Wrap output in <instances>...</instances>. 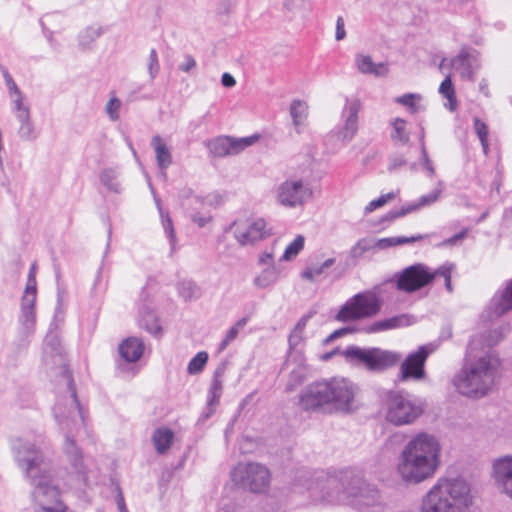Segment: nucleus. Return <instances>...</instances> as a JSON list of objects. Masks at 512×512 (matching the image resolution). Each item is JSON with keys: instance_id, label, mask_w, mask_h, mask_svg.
I'll use <instances>...</instances> for the list:
<instances>
[{"instance_id": "f257e3e1", "label": "nucleus", "mask_w": 512, "mask_h": 512, "mask_svg": "<svg viewBox=\"0 0 512 512\" xmlns=\"http://www.w3.org/2000/svg\"><path fill=\"white\" fill-rule=\"evenodd\" d=\"M14 462L32 486V499L37 512H65L58 483L44 451L34 441L18 437L11 442Z\"/></svg>"}, {"instance_id": "f03ea898", "label": "nucleus", "mask_w": 512, "mask_h": 512, "mask_svg": "<svg viewBox=\"0 0 512 512\" xmlns=\"http://www.w3.org/2000/svg\"><path fill=\"white\" fill-rule=\"evenodd\" d=\"M480 345L479 337L471 339L465 362L451 379L455 391L469 399H480L488 395L499 374V358L491 349L478 352Z\"/></svg>"}, {"instance_id": "7ed1b4c3", "label": "nucleus", "mask_w": 512, "mask_h": 512, "mask_svg": "<svg viewBox=\"0 0 512 512\" xmlns=\"http://www.w3.org/2000/svg\"><path fill=\"white\" fill-rule=\"evenodd\" d=\"M63 377L68 386V393L55 403L54 417L64 433L62 449L75 474V481L78 484L87 485L89 482L88 469L84 463L82 451L75 440V434L85 426V416L77 399L71 374L65 371Z\"/></svg>"}, {"instance_id": "20e7f679", "label": "nucleus", "mask_w": 512, "mask_h": 512, "mask_svg": "<svg viewBox=\"0 0 512 512\" xmlns=\"http://www.w3.org/2000/svg\"><path fill=\"white\" fill-rule=\"evenodd\" d=\"M441 451L442 446L435 435L427 432L414 435L398 456L397 475L409 485L431 479L440 466Z\"/></svg>"}, {"instance_id": "39448f33", "label": "nucleus", "mask_w": 512, "mask_h": 512, "mask_svg": "<svg viewBox=\"0 0 512 512\" xmlns=\"http://www.w3.org/2000/svg\"><path fill=\"white\" fill-rule=\"evenodd\" d=\"M358 387L346 378L333 377L307 385L299 395V406L307 412L349 413L355 406Z\"/></svg>"}, {"instance_id": "423d86ee", "label": "nucleus", "mask_w": 512, "mask_h": 512, "mask_svg": "<svg viewBox=\"0 0 512 512\" xmlns=\"http://www.w3.org/2000/svg\"><path fill=\"white\" fill-rule=\"evenodd\" d=\"M473 505L470 483L463 477H440L421 497L418 512H469Z\"/></svg>"}, {"instance_id": "0eeeda50", "label": "nucleus", "mask_w": 512, "mask_h": 512, "mask_svg": "<svg viewBox=\"0 0 512 512\" xmlns=\"http://www.w3.org/2000/svg\"><path fill=\"white\" fill-rule=\"evenodd\" d=\"M454 269L455 265L452 263H445L435 270L421 263L414 264L395 275L396 287L400 291L413 293L441 277L447 291L452 292L451 275Z\"/></svg>"}, {"instance_id": "6e6552de", "label": "nucleus", "mask_w": 512, "mask_h": 512, "mask_svg": "<svg viewBox=\"0 0 512 512\" xmlns=\"http://www.w3.org/2000/svg\"><path fill=\"white\" fill-rule=\"evenodd\" d=\"M342 355L350 365L362 367L371 373H382L397 365L402 358L398 352L378 347L362 348L355 345L348 346Z\"/></svg>"}, {"instance_id": "1a4fd4ad", "label": "nucleus", "mask_w": 512, "mask_h": 512, "mask_svg": "<svg viewBox=\"0 0 512 512\" xmlns=\"http://www.w3.org/2000/svg\"><path fill=\"white\" fill-rule=\"evenodd\" d=\"M384 418L401 427L415 423L425 411V402L410 394L389 393L384 402Z\"/></svg>"}, {"instance_id": "9d476101", "label": "nucleus", "mask_w": 512, "mask_h": 512, "mask_svg": "<svg viewBox=\"0 0 512 512\" xmlns=\"http://www.w3.org/2000/svg\"><path fill=\"white\" fill-rule=\"evenodd\" d=\"M380 310V303L372 291L360 292L340 308L335 319L340 322L356 321L376 315Z\"/></svg>"}, {"instance_id": "9b49d317", "label": "nucleus", "mask_w": 512, "mask_h": 512, "mask_svg": "<svg viewBox=\"0 0 512 512\" xmlns=\"http://www.w3.org/2000/svg\"><path fill=\"white\" fill-rule=\"evenodd\" d=\"M232 481L254 493L264 492L270 484V472L260 463H239L231 472Z\"/></svg>"}, {"instance_id": "f8f14e48", "label": "nucleus", "mask_w": 512, "mask_h": 512, "mask_svg": "<svg viewBox=\"0 0 512 512\" xmlns=\"http://www.w3.org/2000/svg\"><path fill=\"white\" fill-rule=\"evenodd\" d=\"M312 196L313 191L310 185L297 177L287 178L275 188V200L285 208L302 207Z\"/></svg>"}, {"instance_id": "ddd939ff", "label": "nucleus", "mask_w": 512, "mask_h": 512, "mask_svg": "<svg viewBox=\"0 0 512 512\" xmlns=\"http://www.w3.org/2000/svg\"><path fill=\"white\" fill-rule=\"evenodd\" d=\"M325 499L330 503L347 501L349 504L361 510L375 507L380 503L378 490L360 479H356L353 482V486L348 488L341 495L334 496L329 493Z\"/></svg>"}, {"instance_id": "4468645a", "label": "nucleus", "mask_w": 512, "mask_h": 512, "mask_svg": "<svg viewBox=\"0 0 512 512\" xmlns=\"http://www.w3.org/2000/svg\"><path fill=\"white\" fill-rule=\"evenodd\" d=\"M237 243L253 245L271 235V229L261 217L238 218L229 227Z\"/></svg>"}, {"instance_id": "2eb2a0df", "label": "nucleus", "mask_w": 512, "mask_h": 512, "mask_svg": "<svg viewBox=\"0 0 512 512\" xmlns=\"http://www.w3.org/2000/svg\"><path fill=\"white\" fill-rule=\"evenodd\" d=\"M435 351L434 344L422 345L417 351L410 353L402 362L399 372V380L419 381L425 377L424 365L428 356Z\"/></svg>"}, {"instance_id": "dca6fc26", "label": "nucleus", "mask_w": 512, "mask_h": 512, "mask_svg": "<svg viewBox=\"0 0 512 512\" xmlns=\"http://www.w3.org/2000/svg\"><path fill=\"white\" fill-rule=\"evenodd\" d=\"M362 102L358 97H345V103L341 111L342 125L337 129L336 136L343 142L351 141L358 131L359 112Z\"/></svg>"}, {"instance_id": "f3484780", "label": "nucleus", "mask_w": 512, "mask_h": 512, "mask_svg": "<svg viewBox=\"0 0 512 512\" xmlns=\"http://www.w3.org/2000/svg\"><path fill=\"white\" fill-rule=\"evenodd\" d=\"M258 140L257 135L233 138L230 136H218L205 143L209 154L213 157L234 156L241 153L247 147L253 145Z\"/></svg>"}, {"instance_id": "a211bd4d", "label": "nucleus", "mask_w": 512, "mask_h": 512, "mask_svg": "<svg viewBox=\"0 0 512 512\" xmlns=\"http://www.w3.org/2000/svg\"><path fill=\"white\" fill-rule=\"evenodd\" d=\"M512 309V279L508 280L504 287L499 289L487 308L483 313V317L487 316L489 321L501 317Z\"/></svg>"}, {"instance_id": "6ab92c4d", "label": "nucleus", "mask_w": 512, "mask_h": 512, "mask_svg": "<svg viewBox=\"0 0 512 512\" xmlns=\"http://www.w3.org/2000/svg\"><path fill=\"white\" fill-rule=\"evenodd\" d=\"M493 476L497 487L512 499V456L506 455L493 462Z\"/></svg>"}, {"instance_id": "aec40b11", "label": "nucleus", "mask_w": 512, "mask_h": 512, "mask_svg": "<svg viewBox=\"0 0 512 512\" xmlns=\"http://www.w3.org/2000/svg\"><path fill=\"white\" fill-rule=\"evenodd\" d=\"M444 184L442 181H439L437 184V187L430 192L429 194L422 195L417 201L412 202L404 207H402L400 210L397 211H390L386 214L385 219L386 220H394L396 218L405 216L409 213L415 212L417 210H420L421 208L428 207L435 202H437L442 194Z\"/></svg>"}, {"instance_id": "412c9836", "label": "nucleus", "mask_w": 512, "mask_h": 512, "mask_svg": "<svg viewBox=\"0 0 512 512\" xmlns=\"http://www.w3.org/2000/svg\"><path fill=\"white\" fill-rule=\"evenodd\" d=\"M451 68L459 71L461 77L467 80H474V73L479 67L477 53L475 50L462 49L457 56L450 60Z\"/></svg>"}, {"instance_id": "4be33fe9", "label": "nucleus", "mask_w": 512, "mask_h": 512, "mask_svg": "<svg viewBox=\"0 0 512 512\" xmlns=\"http://www.w3.org/2000/svg\"><path fill=\"white\" fill-rule=\"evenodd\" d=\"M37 295L23 294L21 298V314L19 316L20 331L24 336H30L36 326L35 303Z\"/></svg>"}, {"instance_id": "5701e85b", "label": "nucleus", "mask_w": 512, "mask_h": 512, "mask_svg": "<svg viewBox=\"0 0 512 512\" xmlns=\"http://www.w3.org/2000/svg\"><path fill=\"white\" fill-rule=\"evenodd\" d=\"M393 246H397L396 237L381 238L375 241L361 239L351 248L350 253L353 258H359L371 249L384 250Z\"/></svg>"}, {"instance_id": "b1692460", "label": "nucleus", "mask_w": 512, "mask_h": 512, "mask_svg": "<svg viewBox=\"0 0 512 512\" xmlns=\"http://www.w3.org/2000/svg\"><path fill=\"white\" fill-rule=\"evenodd\" d=\"M151 146L155 151L157 166L159 167L161 174L165 178L167 176V168L172 164L171 151L164 142V140L159 135H155L152 137Z\"/></svg>"}, {"instance_id": "393cba45", "label": "nucleus", "mask_w": 512, "mask_h": 512, "mask_svg": "<svg viewBox=\"0 0 512 512\" xmlns=\"http://www.w3.org/2000/svg\"><path fill=\"white\" fill-rule=\"evenodd\" d=\"M144 344L137 337H130L124 340L119 346L121 357L129 363L138 361L143 355Z\"/></svg>"}, {"instance_id": "a878e982", "label": "nucleus", "mask_w": 512, "mask_h": 512, "mask_svg": "<svg viewBox=\"0 0 512 512\" xmlns=\"http://www.w3.org/2000/svg\"><path fill=\"white\" fill-rule=\"evenodd\" d=\"M222 374L223 371L221 369H217L214 373L213 380L208 391L207 408L209 409V412H207L206 418H208L214 412L215 407L218 405L222 395Z\"/></svg>"}, {"instance_id": "bb28decb", "label": "nucleus", "mask_w": 512, "mask_h": 512, "mask_svg": "<svg viewBox=\"0 0 512 512\" xmlns=\"http://www.w3.org/2000/svg\"><path fill=\"white\" fill-rule=\"evenodd\" d=\"M358 70L363 74H372L375 76H384L388 72L387 65L384 63L375 64L368 55L359 54L355 59Z\"/></svg>"}, {"instance_id": "cd10ccee", "label": "nucleus", "mask_w": 512, "mask_h": 512, "mask_svg": "<svg viewBox=\"0 0 512 512\" xmlns=\"http://www.w3.org/2000/svg\"><path fill=\"white\" fill-rule=\"evenodd\" d=\"M280 278L278 267H264L254 278L253 285L257 289H267L275 285Z\"/></svg>"}, {"instance_id": "c85d7f7f", "label": "nucleus", "mask_w": 512, "mask_h": 512, "mask_svg": "<svg viewBox=\"0 0 512 512\" xmlns=\"http://www.w3.org/2000/svg\"><path fill=\"white\" fill-rule=\"evenodd\" d=\"M174 436V432L167 427L157 428L153 432L152 442L158 454H164L170 449Z\"/></svg>"}, {"instance_id": "c756f323", "label": "nucleus", "mask_w": 512, "mask_h": 512, "mask_svg": "<svg viewBox=\"0 0 512 512\" xmlns=\"http://www.w3.org/2000/svg\"><path fill=\"white\" fill-rule=\"evenodd\" d=\"M120 169L118 167L104 168L100 175V182L111 192L120 193L122 186L119 180Z\"/></svg>"}, {"instance_id": "7c9ffc66", "label": "nucleus", "mask_w": 512, "mask_h": 512, "mask_svg": "<svg viewBox=\"0 0 512 512\" xmlns=\"http://www.w3.org/2000/svg\"><path fill=\"white\" fill-rule=\"evenodd\" d=\"M423 97L418 93H406L398 96L394 99V102L403 105L412 114H416L420 111L425 110V106L422 105Z\"/></svg>"}, {"instance_id": "2f4dec72", "label": "nucleus", "mask_w": 512, "mask_h": 512, "mask_svg": "<svg viewBox=\"0 0 512 512\" xmlns=\"http://www.w3.org/2000/svg\"><path fill=\"white\" fill-rule=\"evenodd\" d=\"M177 292L185 301H195L201 297V289L192 280H182L177 283Z\"/></svg>"}, {"instance_id": "473e14b6", "label": "nucleus", "mask_w": 512, "mask_h": 512, "mask_svg": "<svg viewBox=\"0 0 512 512\" xmlns=\"http://www.w3.org/2000/svg\"><path fill=\"white\" fill-rule=\"evenodd\" d=\"M409 325V319L406 315L395 316L375 322L369 328V332H379Z\"/></svg>"}, {"instance_id": "72a5a7b5", "label": "nucleus", "mask_w": 512, "mask_h": 512, "mask_svg": "<svg viewBox=\"0 0 512 512\" xmlns=\"http://www.w3.org/2000/svg\"><path fill=\"white\" fill-rule=\"evenodd\" d=\"M20 125L17 131L19 138L23 141H35L39 133L36 130L30 115L24 116L23 118H17Z\"/></svg>"}, {"instance_id": "f704fd0d", "label": "nucleus", "mask_w": 512, "mask_h": 512, "mask_svg": "<svg viewBox=\"0 0 512 512\" xmlns=\"http://www.w3.org/2000/svg\"><path fill=\"white\" fill-rule=\"evenodd\" d=\"M102 34V29L100 27H87L82 30L78 35L79 46L83 50L90 49L92 44L98 39Z\"/></svg>"}, {"instance_id": "c9c22d12", "label": "nucleus", "mask_w": 512, "mask_h": 512, "mask_svg": "<svg viewBox=\"0 0 512 512\" xmlns=\"http://www.w3.org/2000/svg\"><path fill=\"white\" fill-rule=\"evenodd\" d=\"M439 93L448 100V105H446V107H448L449 110L454 111L457 108V100L450 75L441 82L439 86Z\"/></svg>"}, {"instance_id": "e433bc0d", "label": "nucleus", "mask_w": 512, "mask_h": 512, "mask_svg": "<svg viewBox=\"0 0 512 512\" xmlns=\"http://www.w3.org/2000/svg\"><path fill=\"white\" fill-rule=\"evenodd\" d=\"M419 143H420V151H421V165L423 169L426 172V175L429 178H433L436 174L435 167L433 165V162L429 158L426 144H425V133L422 129L420 136H419Z\"/></svg>"}, {"instance_id": "4c0bfd02", "label": "nucleus", "mask_w": 512, "mask_h": 512, "mask_svg": "<svg viewBox=\"0 0 512 512\" xmlns=\"http://www.w3.org/2000/svg\"><path fill=\"white\" fill-rule=\"evenodd\" d=\"M335 264V258H328L322 264L312 265L306 268L301 276L304 279L314 281L318 276L325 273V271Z\"/></svg>"}, {"instance_id": "58836bf2", "label": "nucleus", "mask_w": 512, "mask_h": 512, "mask_svg": "<svg viewBox=\"0 0 512 512\" xmlns=\"http://www.w3.org/2000/svg\"><path fill=\"white\" fill-rule=\"evenodd\" d=\"M393 131L391 133V138L394 141H398L401 144L405 145L409 142L410 136L406 130V121L402 118H396L392 122Z\"/></svg>"}, {"instance_id": "ea45409f", "label": "nucleus", "mask_w": 512, "mask_h": 512, "mask_svg": "<svg viewBox=\"0 0 512 512\" xmlns=\"http://www.w3.org/2000/svg\"><path fill=\"white\" fill-rule=\"evenodd\" d=\"M156 203H157L159 213L161 216V221H162V226H163L164 232L169 239V242L171 245V250L173 251V250H175V245H176V235H175L172 219L170 218L168 213H164L158 200H156Z\"/></svg>"}, {"instance_id": "a19ab883", "label": "nucleus", "mask_w": 512, "mask_h": 512, "mask_svg": "<svg viewBox=\"0 0 512 512\" xmlns=\"http://www.w3.org/2000/svg\"><path fill=\"white\" fill-rule=\"evenodd\" d=\"M305 238L302 235H297L296 238L286 247L281 260L291 261L295 259L298 254L303 250Z\"/></svg>"}, {"instance_id": "79ce46f5", "label": "nucleus", "mask_w": 512, "mask_h": 512, "mask_svg": "<svg viewBox=\"0 0 512 512\" xmlns=\"http://www.w3.org/2000/svg\"><path fill=\"white\" fill-rule=\"evenodd\" d=\"M208 353L205 351L198 352L188 363L187 372L190 375L199 374L208 361Z\"/></svg>"}, {"instance_id": "37998d69", "label": "nucleus", "mask_w": 512, "mask_h": 512, "mask_svg": "<svg viewBox=\"0 0 512 512\" xmlns=\"http://www.w3.org/2000/svg\"><path fill=\"white\" fill-rule=\"evenodd\" d=\"M247 324V319L242 318L238 320L226 333L225 338L221 341L219 345V350L223 351L233 340L236 339L239 332L245 327Z\"/></svg>"}, {"instance_id": "c03bdc74", "label": "nucleus", "mask_w": 512, "mask_h": 512, "mask_svg": "<svg viewBox=\"0 0 512 512\" xmlns=\"http://www.w3.org/2000/svg\"><path fill=\"white\" fill-rule=\"evenodd\" d=\"M307 105L300 100H294L290 106V114L295 125H300L307 115Z\"/></svg>"}, {"instance_id": "a18cd8bd", "label": "nucleus", "mask_w": 512, "mask_h": 512, "mask_svg": "<svg viewBox=\"0 0 512 512\" xmlns=\"http://www.w3.org/2000/svg\"><path fill=\"white\" fill-rule=\"evenodd\" d=\"M12 98V110L16 118H23L30 115L29 106L24 103V96L21 92L14 94Z\"/></svg>"}, {"instance_id": "49530a36", "label": "nucleus", "mask_w": 512, "mask_h": 512, "mask_svg": "<svg viewBox=\"0 0 512 512\" xmlns=\"http://www.w3.org/2000/svg\"><path fill=\"white\" fill-rule=\"evenodd\" d=\"M122 107V102L116 96H113L105 105V112L108 118L115 122L120 118V109Z\"/></svg>"}, {"instance_id": "de8ad7c7", "label": "nucleus", "mask_w": 512, "mask_h": 512, "mask_svg": "<svg viewBox=\"0 0 512 512\" xmlns=\"http://www.w3.org/2000/svg\"><path fill=\"white\" fill-rule=\"evenodd\" d=\"M474 129L476 134L479 137V140L481 142V145L483 147V151L485 154L488 152V127L487 125L482 122L480 119L475 118L474 119Z\"/></svg>"}, {"instance_id": "09e8293b", "label": "nucleus", "mask_w": 512, "mask_h": 512, "mask_svg": "<svg viewBox=\"0 0 512 512\" xmlns=\"http://www.w3.org/2000/svg\"><path fill=\"white\" fill-rule=\"evenodd\" d=\"M395 197H396V194L393 192H390V193L381 195L379 198H377L375 200L370 201L364 209L365 214H369V213L373 212L375 209L384 206L389 201L395 199Z\"/></svg>"}, {"instance_id": "8fccbe9b", "label": "nucleus", "mask_w": 512, "mask_h": 512, "mask_svg": "<svg viewBox=\"0 0 512 512\" xmlns=\"http://www.w3.org/2000/svg\"><path fill=\"white\" fill-rule=\"evenodd\" d=\"M141 326L154 335L160 334L162 330L153 313H148L147 317L142 318Z\"/></svg>"}, {"instance_id": "3c124183", "label": "nucleus", "mask_w": 512, "mask_h": 512, "mask_svg": "<svg viewBox=\"0 0 512 512\" xmlns=\"http://www.w3.org/2000/svg\"><path fill=\"white\" fill-rule=\"evenodd\" d=\"M147 68H148V73H149L150 78L155 79L159 73L160 65H159L158 54L154 48L150 50V53H149V56L147 59Z\"/></svg>"}, {"instance_id": "603ef678", "label": "nucleus", "mask_w": 512, "mask_h": 512, "mask_svg": "<svg viewBox=\"0 0 512 512\" xmlns=\"http://www.w3.org/2000/svg\"><path fill=\"white\" fill-rule=\"evenodd\" d=\"M305 379L303 372L299 369L291 371L286 384V390L292 392L299 386Z\"/></svg>"}, {"instance_id": "864d4df0", "label": "nucleus", "mask_w": 512, "mask_h": 512, "mask_svg": "<svg viewBox=\"0 0 512 512\" xmlns=\"http://www.w3.org/2000/svg\"><path fill=\"white\" fill-rule=\"evenodd\" d=\"M24 294L37 295L36 264H32L30 267Z\"/></svg>"}, {"instance_id": "5fc2aeb1", "label": "nucleus", "mask_w": 512, "mask_h": 512, "mask_svg": "<svg viewBox=\"0 0 512 512\" xmlns=\"http://www.w3.org/2000/svg\"><path fill=\"white\" fill-rule=\"evenodd\" d=\"M258 264L265 267H276L274 263V253L272 251H263L258 257Z\"/></svg>"}, {"instance_id": "6e6d98bb", "label": "nucleus", "mask_w": 512, "mask_h": 512, "mask_svg": "<svg viewBox=\"0 0 512 512\" xmlns=\"http://www.w3.org/2000/svg\"><path fill=\"white\" fill-rule=\"evenodd\" d=\"M191 219L198 227L203 228L211 221L212 217L209 213L196 212L191 215Z\"/></svg>"}, {"instance_id": "4d7b16f0", "label": "nucleus", "mask_w": 512, "mask_h": 512, "mask_svg": "<svg viewBox=\"0 0 512 512\" xmlns=\"http://www.w3.org/2000/svg\"><path fill=\"white\" fill-rule=\"evenodd\" d=\"M3 77H4V80H5L6 86L8 88L10 97H13L14 94L21 92L19 90L17 84L13 80L12 76L10 75V73L7 70H4Z\"/></svg>"}, {"instance_id": "13d9d810", "label": "nucleus", "mask_w": 512, "mask_h": 512, "mask_svg": "<svg viewBox=\"0 0 512 512\" xmlns=\"http://www.w3.org/2000/svg\"><path fill=\"white\" fill-rule=\"evenodd\" d=\"M407 161L402 155H393L389 158L388 170L394 171L404 165H406Z\"/></svg>"}, {"instance_id": "bf43d9fd", "label": "nucleus", "mask_w": 512, "mask_h": 512, "mask_svg": "<svg viewBox=\"0 0 512 512\" xmlns=\"http://www.w3.org/2000/svg\"><path fill=\"white\" fill-rule=\"evenodd\" d=\"M302 340H303V333L293 330L291 332V334L289 335V339H288L290 349L297 347L302 342Z\"/></svg>"}, {"instance_id": "052dcab7", "label": "nucleus", "mask_w": 512, "mask_h": 512, "mask_svg": "<svg viewBox=\"0 0 512 512\" xmlns=\"http://www.w3.org/2000/svg\"><path fill=\"white\" fill-rule=\"evenodd\" d=\"M346 36L344 28V20L342 17H338L336 21V33L335 38L337 41L343 40Z\"/></svg>"}, {"instance_id": "680f3d73", "label": "nucleus", "mask_w": 512, "mask_h": 512, "mask_svg": "<svg viewBox=\"0 0 512 512\" xmlns=\"http://www.w3.org/2000/svg\"><path fill=\"white\" fill-rule=\"evenodd\" d=\"M424 238H425V236L421 235V234H419L417 236H411V237L397 236L396 241H397V246H399V245L410 244V243H413L416 241H420Z\"/></svg>"}, {"instance_id": "e2e57ef3", "label": "nucleus", "mask_w": 512, "mask_h": 512, "mask_svg": "<svg viewBox=\"0 0 512 512\" xmlns=\"http://www.w3.org/2000/svg\"><path fill=\"white\" fill-rule=\"evenodd\" d=\"M45 345L46 347H50L51 351H55L56 353H58L59 341L56 335L48 334L45 337Z\"/></svg>"}, {"instance_id": "0e129e2a", "label": "nucleus", "mask_w": 512, "mask_h": 512, "mask_svg": "<svg viewBox=\"0 0 512 512\" xmlns=\"http://www.w3.org/2000/svg\"><path fill=\"white\" fill-rule=\"evenodd\" d=\"M351 332H353V329L350 327L340 328L338 330H335L333 333H331L327 337L326 342L333 341V340L340 338V337H342L348 333H351Z\"/></svg>"}, {"instance_id": "69168bd1", "label": "nucleus", "mask_w": 512, "mask_h": 512, "mask_svg": "<svg viewBox=\"0 0 512 512\" xmlns=\"http://www.w3.org/2000/svg\"><path fill=\"white\" fill-rule=\"evenodd\" d=\"M196 66V61L191 55L185 56V61L179 66V69L183 72H189Z\"/></svg>"}, {"instance_id": "338daca9", "label": "nucleus", "mask_w": 512, "mask_h": 512, "mask_svg": "<svg viewBox=\"0 0 512 512\" xmlns=\"http://www.w3.org/2000/svg\"><path fill=\"white\" fill-rule=\"evenodd\" d=\"M467 232H468V229H463L462 231H460L459 233L455 234L454 236L446 239L443 241V245H454L456 244L458 241L464 239L467 235Z\"/></svg>"}, {"instance_id": "774afa93", "label": "nucleus", "mask_w": 512, "mask_h": 512, "mask_svg": "<svg viewBox=\"0 0 512 512\" xmlns=\"http://www.w3.org/2000/svg\"><path fill=\"white\" fill-rule=\"evenodd\" d=\"M503 336L504 332L502 329L493 331L487 340V346L491 347L497 344L503 338Z\"/></svg>"}]
</instances>
